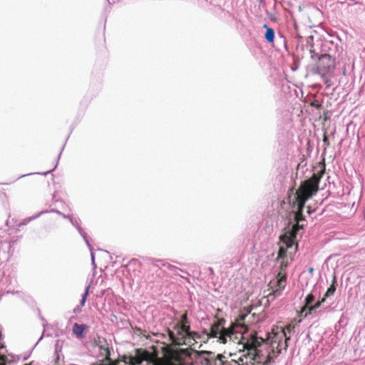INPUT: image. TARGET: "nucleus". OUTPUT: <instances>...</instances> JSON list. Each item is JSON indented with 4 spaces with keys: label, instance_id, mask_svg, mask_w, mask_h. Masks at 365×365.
<instances>
[{
    "label": "nucleus",
    "instance_id": "nucleus-6",
    "mask_svg": "<svg viewBox=\"0 0 365 365\" xmlns=\"http://www.w3.org/2000/svg\"><path fill=\"white\" fill-rule=\"evenodd\" d=\"M225 319H218L211 326L210 332L209 334L210 337L217 338L218 341L222 344H226L227 342V336L232 337L233 335L232 330L234 327L225 328Z\"/></svg>",
    "mask_w": 365,
    "mask_h": 365
},
{
    "label": "nucleus",
    "instance_id": "nucleus-21",
    "mask_svg": "<svg viewBox=\"0 0 365 365\" xmlns=\"http://www.w3.org/2000/svg\"><path fill=\"white\" fill-rule=\"evenodd\" d=\"M315 309H316L314 308V305H308L307 310L304 312V317H307L308 314H312V312Z\"/></svg>",
    "mask_w": 365,
    "mask_h": 365
},
{
    "label": "nucleus",
    "instance_id": "nucleus-11",
    "mask_svg": "<svg viewBox=\"0 0 365 365\" xmlns=\"http://www.w3.org/2000/svg\"><path fill=\"white\" fill-rule=\"evenodd\" d=\"M127 267L130 277H132L133 275L135 276L136 274L135 272H140V263L137 259H132L128 262Z\"/></svg>",
    "mask_w": 365,
    "mask_h": 365
},
{
    "label": "nucleus",
    "instance_id": "nucleus-1",
    "mask_svg": "<svg viewBox=\"0 0 365 365\" xmlns=\"http://www.w3.org/2000/svg\"><path fill=\"white\" fill-rule=\"evenodd\" d=\"M154 351L149 352L147 350H138L137 356L133 358L128 357L131 365H140L143 361L151 363L153 365H195L192 354L195 359L204 355L212 354L209 351H197L191 347L186 349H174L170 346L163 348V356L158 357V352L153 346ZM125 358V359H126Z\"/></svg>",
    "mask_w": 365,
    "mask_h": 365
},
{
    "label": "nucleus",
    "instance_id": "nucleus-10",
    "mask_svg": "<svg viewBox=\"0 0 365 365\" xmlns=\"http://www.w3.org/2000/svg\"><path fill=\"white\" fill-rule=\"evenodd\" d=\"M162 266L165 268L163 270L165 273L170 274V276H178L179 275L178 271L181 269L169 262H163Z\"/></svg>",
    "mask_w": 365,
    "mask_h": 365
},
{
    "label": "nucleus",
    "instance_id": "nucleus-31",
    "mask_svg": "<svg viewBox=\"0 0 365 365\" xmlns=\"http://www.w3.org/2000/svg\"><path fill=\"white\" fill-rule=\"evenodd\" d=\"M324 120H327V115H324Z\"/></svg>",
    "mask_w": 365,
    "mask_h": 365
},
{
    "label": "nucleus",
    "instance_id": "nucleus-32",
    "mask_svg": "<svg viewBox=\"0 0 365 365\" xmlns=\"http://www.w3.org/2000/svg\"><path fill=\"white\" fill-rule=\"evenodd\" d=\"M289 202H291V196H289Z\"/></svg>",
    "mask_w": 365,
    "mask_h": 365
},
{
    "label": "nucleus",
    "instance_id": "nucleus-20",
    "mask_svg": "<svg viewBox=\"0 0 365 365\" xmlns=\"http://www.w3.org/2000/svg\"><path fill=\"white\" fill-rule=\"evenodd\" d=\"M88 289H89V287L86 288V292H84V294L82 296V299H81V306H83L85 304L86 298H87V297L88 295Z\"/></svg>",
    "mask_w": 365,
    "mask_h": 365
},
{
    "label": "nucleus",
    "instance_id": "nucleus-27",
    "mask_svg": "<svg viewBox=\"0 0 365 365\" xmlns=\"http://www.w3.org/2000/svg\"><path fill=\"white\" fill-rule=\"evenodd\" d=\"M2 337H3L2 334L0 332V349H2V348H4V345H3V344L1 343Z\"/></svg>",
    "mask_w": 365,
    "mask_h": 365
},
{
    "label": "nucleus",
    "instance_id": "nucleus-23",
    "mask_svg": "<svg viewBox=\"0 0 365 365\" xmlns=\"http://www.w3.org/2000/svg\"><path fill=\"white\" fill-rule=\"evenodd\" d=\"M325 297H323L321 300L317 302L314 304H313L314 308H315L316 309L319 308L321 306V304L325 302Z\"/></svg>",
    "mask_w": 365,
    "mask_h": 365
},
{
    "label": "nucleus",
    "instance_id": "nucleus-22",
    "mask_svg": "<svg viewBox=\"0 0 365 365\" xmlns=\"http://www.w3.org/2000/svg\"><path fill=\"white\" fill-rule=\"evenodd\" d=\"M36 217V216L24 219L19 224V227L26 225L29 222H30L33 219H35Z\"/></svg>",
    "mask_w": 365,
    "mask_h": 365
},
{
    "label": "nucleus",
    "instance_id": "nucleus-16",
    "mask_svg": "<svg viewBox=\"0 0 365 365\" xmlns=\"http://www.w3.org/2000/svg\"><path fill=\"white\" fill-rule=\"evenodd\" d=\"M277 286L279 288L284 287L286 282V275L282 272L278 273Z\"/></svg>",
    "mask_w": 365,
    "mask_h": 365
},
{
    "label": "nucleus",
    "instance_id": "nucleus-13",
    "mask_svg": "<svg viewBox=\"0 0 365 365\" xmlns=\"http://www.w3.org/2000/svg\"><path fill=\"white\" fill-rule=\"evenodd\" d=\"M178 327H182L184 330H189L190 329V327L188 322L187 319V312L185 311V312L182 315L180 324L178 325Z\"/></svg>",
    "mask_w": 365,
    "mask_h": 365
},
{
    "label": "nucleus",
    "instance_id": "nucleus-4",
    "mask_svg": "<svg viewBox=\"0 0 365 365\" xmlns=\"http://www.w3.org/2000/svg\"><path fill=\"white\" fill-rule=\"evenodd\" d=\"M295 324L290 323L287 324L284 329H277L272 330V333L267 334V337L265 339V343L267 340H270L269 351L265 359L264 364H270L272 362L279 354H280L282 350L286 351L288 346V341L290 337L287 336V334H291L294 332Z\"/></svg>",
    "mask_w": 365,
    "mask_h": 365
},
{
    "label": "nucleus",
    "instance_id": "nucleus-34",
    "mask_svg": "<svg viewBox=\"0 0 365 365\" xmlns=\"http://www.w3.org/2000/svg\"><path fill=\"white\" fill-rule=\"evenodd\" d=\"M245 364H246V365H248V364H247V361H245Z\"/></svg>",
    "mask_w": 365,
    "mask_h": 365
},
{
    "label": "nucleus",
    "instance_id": "nucleus-2",
    "mask_svg": "<svg viewBox=\"0 0 365 365\" xmlns=\"http://www.w3.org/2000/svg\"><path fill=\"white\" fill-rule=\"evenodd\" d=\"M324 166V165L323 169L317 173H314L309 179L303 181L294 192L292 203L293 207L295 205L297 207V210L294 214L296 224L292 225L290 230H287L279 237V240L284 243L287 247H292L296 244L297 233L299 230L302 229L304 226L303 225H299V222L304 220L303 210L305 202L319 190V184L325 170Z\"/></svg>",
    "mask_w": 365,
    "mask_h": 365
},
{
    "label": "nucleus",
    "instance_id": "nucleus-17",
    "mask_svg": "<svg viewBox=\"0 0 365 365\" xmlns=\"http://www.w3.org/2000/svg\"><path fill=\"white\" fill-rule=\"evenodd\" d=\"M334 282H335V279H334L333 284L327 289V290L324 294V297H325V299L329 296L333 295L334 293L335 292L336 287L334 284Z\"/></svg>",
    "mask_w": 365,
    "mask_h": 365
},
{
    "label": "nucleus",
    "instance_id": "nucleus-24",
    "mask_svg": "<svg viewBox=\"0 0 365 365\" xmlns=\"http://www.w3.org/2000/svg\"><path fill=\"white\" fill-rule=\"evenodd\" d=\"M60 213L59 212H51V215H50V217H48L49 220H54L56 219V217H60Z\"/></svg>",
    "mask_w": 365,
    "mask_h": 365
},
{
    "label": "nucleus",
    "instance_id": "nucleus-26",
    "mask_svg": "<svg viewBox=\"0 0 365 365\" xmlns=\"http://www.w3.org/2000/svg\"><path fill=\"white\" fill-rule=\"evenodd\" d=\"M323 142L327 146L329 145V141L328 137L327 136L326 134H324V136H323Z\"/></svg>",
    "mask_w": 365,
    "mask_h": 365
},
{
    "label": "nucleus",
    "instance_id": "nucleus-12",
    "mask_svg": "<svg viewBox=\"0 0 365 365\" xmlns=\"http://www.w3.org/2000/svg\"><path fill=\"white\" fill-rule=\"evenodd\" d=\"M314 299L315 297L312 294H309L307 296V297L305 298V304L302 307L299 312L300 316L303 315L304 312L307 310L308 305H310L314 301Z\"/></svg>",
    "mask_w": 365,
    "mask_h": 365
},
{
    "label": "nucleus",
    "instance_id": "nucleus-14",
    "mask_svg": "<svg viewBox=\"0 0 365 365\" xmlns=\"http://www.w3.org/2000/svg\"><path fill=\"white\" fill-rule=\"evenodd\" d=\"M264 27L267 29V31H266V33H265V38H266V40L268 42H269V43L273 42L274 38V29H272V28L267 27V25H264Z\"/></svg>",
    "mask_w": 365,
    "mask_h": 365
},
{
    "label": "nucleus",
    "instance_id": "nucleus-5",
    "mask_svg": "<svg viewBox=\"0 0 365 365\" xmlns=\"http://www.w3.org/2000/svg\"><path fill=\"white\" fill-rule=\"evenodd\" d=\"M336 68L335 58L330 54H322L316 63V73L319 74L327 86H331V78Z\"/></svg>",
    "mask_w": 365,
    "mask_h": 365
},
{
    "label": "nucleus",
    "instance_id": "nucleus-28",
    "mask_svg": "<svg viewBox=\"0 0 365 365\" xmlns=\"http://www.w3.org/2000/svg\"><path fill=\"white\" fill-rule=\"evenodd\" d=\"M6 359V356L5 355H1L0 354V361H5Z\"/></svg>",
    "mask_w": 365,
    "mask_h": 365
},
{
    "label": "nucleus",
    "instance_id": "nucleus-25",
    "mask_svg": "<svg viewBox=\"0 0 365 365\" xmlns=\"http://www.w3.org/2000/svg\"><path fill=\"white\" fill-rule=\"evenodd\" d=\"M216 359L221 361V364H222V361H225L224 359H225V356L222 354H217Z\"/></svg>",
    "mask_w": 365,
    "mask_h": 365
},
{
    "label": "nucleus",
    "instance_id": "nucleus-19",
    "mask_svg": "<svg viewBox=\"0 0 365 365\" xmlns=\"http://www.w3.org/2000/svg\"><path fill=\"white\" fill-rule=\"evenodd\" d=\"M310 106L315 108L317 110H320L322 108V105L319 101L315 99L310 103Z\"/></svg>",
    "mask_w": 365,
    "mask_h": 365
},
{
    "label": "nucleus",
    "instance_id": "nucleus-7",
    "mask_svg": "<svg viewBox=\"0 0 365 365\" xmlns=\"http://www.w3.org/2000/svg\"><path fill=\"white\" fill-rule=\"evenodd\" d=\"M188 331L189 330L185 331V330L182 329V327H180L178 326L176 327V333L169 330V331H168L169 336L172 341V343L174 345H178V346H181V345L192 346V345H193V343L191 341L187 340V339H189V337L187 336Z\"/></svg>",
    "mask_w": 365,
    "mask_h": 365
},
{
    "label": "nucleus",
    "instance_id": "nucleus-9",
    "mask_svg": "<svg viewBox=\"0 0 365 365\" xmlns=\"http://www.w3.org/2000/svg\"><path fill=\"white\" fill-rule=\"evenodd\" d=\"M235 354H230V357L235 356ZM247 360L248 359L250 361H254L253 359H251L248 355H247V352L242 353V354L238 357L237 359L232 358L230 361H228V363H231V365H244V359Z\"/></svg>",
    "mask_w": 365,
    "mask_h": 365
},
{
    "label": "nucleus",
    "instance_id": "nucleus-15",
    "mask_svg": "<svg viewBox=\"0 0 365 365\" xmlns=\"http://www.w3.org/2000/svg\"><path fill=\"white\" fill-rule=\"evenodd\" d=\"M280 242L284 245V246L279 247V249L278 251V255H277V260L279 259H284L286 257L287 249L288 248L284 243H283L281 240H280Z\"/></svg>",
    "mask_w": 365,
    "mask_h": 365
},
{
    "label": "nucleus",
    "instance_id": "nucleus-29",
    "mask_svg": "<svg viewBox=\"0 0 365 365\" xmlns=\"http://www.w3.org/2000/svg\"><path fill=\"white\" fill-rule=\"evenodd\" d=\"M222 365H231V363H228V361H222Z\"/></svg>",
    "mask_w": 365,
    "mask_h": 365
},
{
    "label": "nucleus",
    "instance_id": "nucleus-8",
    "mask_svg": "<svg viewBox=\"0 0 365 365\" xmlns=\"http://www.w3.org/2000/svg\"><path fill=\"white\" fill-rule=\"evenodd\" d=\"M88 327L86 324L75 323L73 326L72 331L78 339H81L84 338V331L88 329Z\"/></svg>",
    "mask_w": 365,
    "mask_h": 365
},
{
    "label": "nucleus",
    "instance_id": "nucleus-33",
    "mask_svg": "<svg viewBox=\"0 0 365 365\" xmlns=\"http://www.w3.org/2000/svg\"><path fill=\"white\" fill-rule=\"evenodd\" d=\"M245 364H246V365H248V364H247V361H245Z\"/></svg>",
    "mask_w": 365,
    "mask_h": 365
},
{
    "label": "nucleus",
    "instance_id": "nucleus-18",
    "mask_svg": "<svg viewBox=\"0 0 365 365\" xmlns=\"http://www.w3.org/2000/svg\"><path fill=\"white\" fill-rule=\"evenodd\" d=\"M187 340L191 341L193 344L195 342V339L200 338L199 334L195 331H191L190 329L187 331Z\"/></svg>",
    "mask_w": 365,
    "mask_h": 365
},
{
    "label": "nucleus",
    "instance_id": "nucleus-30",
    "mask_svg": "<svg viewBox=\"0 0 365 365\" xmlns=\"http://www.w3.org/2000/svg\"><path fill=\"white\" fill-rule=\"evenodd\" d=\"M294 187H292V188H291V190H290V191L293 192V191H294Z\"/></svg>",
    "mask_w": 365,
    "mask_h": 365
},
{
    "label": "nucleus",
    "instance_id": "nucleus-3",
    "mask_svg": "<svg viewBox=\"0 0 365 365\" xmlns=\"http://www.w3.org/2000/svg\"><path fill=\"white\" fill-rule=\"evenodd\" d=\"M250 317V313L241 314L235 321L230 325V327H234L232 330L233 335L232 337L227 336V339L237 343L239 346L237 347L240 353L247 352V355L251 359H253L259 363H263L265 356L262 351L259 347L265 344V339L262 337H258L257 333H251L247 338L244 336L248 331V326L246 324V319Z\"/></svg>",
    "mask_w": 365,
    "mask_h": 365
}]
</instances>
